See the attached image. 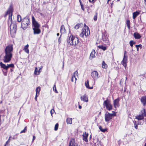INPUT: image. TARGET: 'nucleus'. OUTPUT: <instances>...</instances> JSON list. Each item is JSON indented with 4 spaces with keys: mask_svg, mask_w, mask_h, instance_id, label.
Here are the masks:
<instances>
[{
    "mask_svg": "<svg viewBox=\"0 0 146 146\" xmlns=\"http://www.w3.org/2000/svg\"><path fill=\"white\" fill-rule=\"evenodd\" d=\"M21 16L19 15H18L17 16V21L18 22H20L21 21Z\"/></svg>",
    "mask_w": 146,
    "mask_h": 146,
    "instance_id": "32",
    "label": "nucleus"
},
{
    "mask_svg": "<svg viewBox=\"0 0 146 146\" xmlns=\"http://www.w3.org/2000/svg\"><path fill=\"white\" fill-rule=\"evenodd\" d=\"M27 130V127H25L23 130H22L20 132V133H25Z\"/></svg>",
    "mask_w": 146,
    "mask_h": 146,
    "instance_id": "38",
    "label": "nucleus"
},
{
    "mask_svg": "<svg viewBox=\"0 0 146 146\" xmlns=\"http://www.w3.org/2000/svg\"><path fill=\"white\" fill-rule=\"evenodd\" d=\"M30 22L28 17H26L23 19L21 23V28L23 29H26L30 24Z\"/></svg>",
    "mask_w": 146,
    "mask_h": 146,
    "instance_id": "4",
    "label": "nucleus"
},
{
    "mask_svg": "<svg viewBox=\"0 0 146 146\" xmlns=\"http://www.w3.org/2000/svg\"><path fill=\"white\" fill-rule=\"evenodd\" d=\"M60 32L61 33H64L65 32V29L64 28V25H62L60 29Z\"/></svg>",
    "mask_w": 146,
    "mask_h": 146,
    "instance_id": "24",
    "label": "nucleus"
},
{
    "mask_svg": "<svg viewBox=\"0 0 146 146\" xmlns=\"http://www.w3.org/2000/svg\"><path fill=\"white\" fill-rule=\"evenodd\" d=\"M141 100L144 106H145L146 104V97L145 96L141 97Z\"/></svg>",
    "mask_w": 146,
    "mask_h": 146,
    "instance_id": "19",
    "label": "nucleus"
},
{
    "mask_svg": "<svg viewBox=\"0 0 146 146\" xmlns=\"http://www.w3.org/2000/svg\"><path fill=\"white\" fill-rule=\"evenodd\" d=\"M79 1H80V2H81V0H79Z\"/></svg>",
    "mask_w": 146,
    "mask_h": 146,
    "instance_id": "59",
    "label": "nucleus"
},
{
    "mask_svg": "<svg viewBox=\"0 0 146 146\" xmlns=\"http://www.w3.org/2000/svg\"><path fill=\"white\" fill-rule=\"evenodd\" d=\"M91 76L94 81L97 80L99 77L98 72L96 71H93L92 72Z\"/></svg>",
    "mask_w": 146,
    "mask_h": 146,
    "instance_id": "10",
    "label": "nucleus"
},
{
    "mask_svg": "<svg viewBox=\"0 0 146 146\" xmlns=\"http://www.w3.org/2000/svg\"><path fill=\"white\" fill-rule=\"evenodd\" d=\"M9 142H7V141L6 142V144H7V143H9ZM6 145H5V146Z\"/></svg>",
    "mask_w": 146,
    "mask_h": 146,
    "instance_id": "50",
    "label": "nucleus"
},
{
    "mask_svg": "<svg viewBox=\"0 0 146 146\" xmlns=\"http://www.w3.org/2000/svg\"><path fill=\"white\" fill-rule=\"evenodd\" d=\"M82 24H77L74 27V28L76 29H78L82 25Z\"/></svg>",
    "mask_w": 146,
    "mask_h": 146,
    "instance_id": "28",
    "label": "nucleus"
},
{
    "mask_svg": "<svg viewBox=\"0 0 146 146\" xmlns=\"http://www.w3.org/2000/svg\"><path fill=\"white\" fill-rule=\"evenodd\" d=\"M135 42L133 40H131L129 42L130 45L131 47L133 46V44H135Z\"/></svg>",
    "mask_w": 146,
    "mask_h": 146,
    "instance_id": "36",
    "label": "nucleus"
},
{
    "mask_svg": "<svg viewBox=\"0 0 146 146\" xmlns=\"http://www.w3.org/2000/svg\"><path fill=\"white\" fill-rule=\"evenodd\" d=\"M95 51L94 50H92L91 52V53L90 56V59L92 60L93 58L95 57Z\"/></svg>",
    "mask_w": 146,
    "mask_h": 146,
    "instance_id": "16",
    "label": "nucleus"
},
{
    "mask_svg": "<svg viewBox=\"0 0 146 146\" xmlns=\"http://www.w3.org/2000/svg\"><path fill=\"white\" fill-rule=\"evenodd\" d=\"M67 40L70 45L73 46L77 45L79 42L78 38L72 35L71 33L68 34Z\"/></svg>",
    "mask_w": 146,
    "mask_h": 146,
    "instance_id": "3",
    "label": "nucleus"
},
{
    "mask_svg": "<svg viewBox=\"0 0 146 146\" xmlns=\"http://www.w3.org/2000/svg\"><path fill=\"white\" fill-rule=\"evenodd\" d=\"M102 66L103 68H106L107 67V64L105 63L104 61L103 62Z\"/></svg>",
    "mask_w": 146,
    "mask_h": 146,
    "instance_id": "30",
    "label": "nucleus"
},
{
    "mask_svg": "<svg viewBox=\"0 0 146 146\" xmlns=\"http://www.w3.org/2000/svg\"><path fill=\"white\" fill-rule=\"evenodd\" d=\"M126 24L127 25V27H128V29H130V21L129 20H127L126 22Z\"/></svg>",
    "mask_w": 146,
    "mask_h": 146,
    "instance_id": "27",
    "label": "nucleus"
},
{
    "mask_svg": "<svg viewBox=\"0 0 146 146\" xmlns=\"http://www.w3.org/2000/svg\"><path fill=\"white\" fill-rule=\"evenodd\" d=\"M78 108L79 109H81L82 108V106L80 105H79Z\"/></svg>",
    "mask_w": 146,
    "mask_h": 146,
    "instance_id": "49",
    "label": "nucleus"
},
{
    "mask_svg": "<svg viewBox=\"0 0 146 146\" xmlns=\"http://www.w3.org/2000/svg\"><path fill=\"white\" fill-rule=\"evenodd\" d=\"M89 1L90 2L93 3L94 2V0H89Z\"/></svg>",
    "mask_w": 146,
    "mask_h": 146,
    "instance_id": "46",
    "label": "nucleus"
},
{
    "mask_svg": "<svg viewBox=\"0 0 146 146\" xmlns=\"http://www.w3.org/2000/svg\"><path fill=\"white\" fill-rule=\"evenodd\" d=\"M142 114L137 116L136 117V119L138 120H141L143 119L144 117L146 115L145 111V109H143L141 111Z\"/></svg>",
    "mask_w": 146,
    "mask_h": 146,
    "instance_id": "9",
    "label": "nucleus"
},
{
    "mask_svg": "<svg viewBox=\"0 0 146 146\" xmlns=\"http://www.w3.org/2000/svg\"><path fill=\"white\" fill-rule=\"evenodd\" d=\"M85 29H82V31L80 34V36L81 37H83L84 36L86 37L88 36L90 34V30L88 27H86Z\"/></svg>",
    "mask_w": 146,
    "mask_h": 146,
    "instance_id": "6",
    "label": "nucleus"
},
{
    "mask_svg": "<svg viewBox=\"0 0 146 146\" xmlns=\"http://www.w3.org/2000/svg\"><path fill=\"white\" fill-rule=\"evenodd\" d=\"M10 32L11 35L14 34L16 33L17 26L15 23H10Z\"/></svg>",
    "mask_w": 146,
    "mask_h": 146,
    "instance_id": "8",
    "label": "nucleus"
},
{
    "mask_svg": "<svg viewBox=\"0 0 146 146\" xmlns=\"http://www.w3.org/2000/svg\"><path fill=\"white\" fill-rule=\"evenodd\" d=\"M92 137V136L91 135H90V139Z\"/></svg>",
    "mask_w": 146,
    "mask_h": 146,
    "instance_id": "58",
    "label": "nucleus"
},
{
    "mask_svg": "<svg viewBox=\"0 0 146 146\" xmlns=\"http://www.w3.org/2000/svg\"><path fill=\"white\" fill-rule=\"evenodd\" d=\"M145 1V5H146V0H144Z\"/></svg>",
    "mask_w": 146,
    "mask_h": 146,
    "instance_id": "56",
    "label": "nucleus"
},
{
    "mask_svg": "<svg viewBox=\"0 0 146 146\" xmlns=\"http://www.w3.org/2000/svg\"><path fill=\"white\" fill-rule=\"evenodd\" d=\"M97 13H96L95 15H94V19L95 21H96L97 20Z\"/></svg>",
    "mask_w": 146,
    "mask_h": 146,
    "instance_id": "39",
    "label": "nucleus"
},
{
    "mask_svg": "<svg viewBox=\"0 0 146 146\" xmlns=\"http://www.w3.org/2000/svg\"><path fill=\"white\" fill-rule=\"evenodd\" d=\"M88 136V133H86V132L85 133H84L82 135V136L83 137V139L86 142H88V141L87 139Z\"/></svg>",
    "mask_w": 146,
    "mask_h": 146,
    "instance_id": "17",
    "label": "nucleus"
},
{
    "mask_svg": "<svg viewBox=\"0 0 146 146\" xmlns=\"http://www.w3.org/2000/svg\"><path fill=\"white\" fill-rule=\"evenodd\" d=\"M7 69L10 67H13L14 66V64H7Z\"/></svg>",
    "mask_w": 146,
    "mask_h": 146,
    "instance_id": "34",
    "label": "nucleus"
},
{
    "mask_svg": "<svg viewBox=\"0 0 146 146\" xmlns=\"http://www.w3.org/2000/svg\"><path fill=\"white\" fill-rule=\"evenodd\" d=\"M127 56L124 55V56L123 59L121 62V64L125 67V68H126L127 66Z\"/></svg>",
    "mask_w": 146,
    "mask_h": 146,
    "instance_id": "11",
    "label": "nucleus"
},
{
    "mask_svg": "<svg viewBox=\"0 0 146 146\" xmlns=\"http://www.w3.org/2000/svg\"><path fill=\"white\" fill-rule=\"evenodd\" d=\"M135 46L136 47H139L140 48H142V45L141 44L136 45Z\"/></svg>",
    "mask_w": 146,
    "mask_h": 146,
    "instance_id": "42",
    "label": "nucleus"
},
{
    "mask_svg": "<svg viewBox=\"0 0 146 146\" xmlns=\"http://www.w3.org/2000/svg\"><path fill=\"white\" fill-rule=\"evenodd\" d=\"M53 91L56 93H58V92L57 91V90L56 89V85L55 84L54 85V86L53 87Z\"/></svg>",
    "mask_w": 146,
    "mask_h": 146,
    "instance_id": "35",
    "label": "nucleus"
},
{
    "mask_svg": "<svg viewBox=\"0 0 146 146\" xmlns=\"http://www.w3.org/2000/svg\"><path fill=\"white\" fill-rule=\"evenodd\" d=\"M80 99L81 101L85 102H87L88 101V97L86 94L81 96Z\"/></svg>",
    "mask_w": 146,
    "mask_h": 146,
    "instance_id": "13",
    "label": "nucleus"
},
{
    "mask_svg": "<svg viewBox=\"0 0 146 146\" xmlns=\"http://www.w3.org/2000/svg\"><path fill=\"white\" fill-rule=\"evenodd\" d=\"M29 46V45L27 44L23 48V50L25 51V52L27 54H29V50L28 48Z\"/></svg>",
    "mask_w": 146,
    "mask_h": 146,
    "instance_id": "21",
    "label": "nucleus"
},
{
    "mask_svg": "<svg viewBox=\"0 0 146 146\" xmlns=\"http://www.w3.org/2000/svg\"><path fill=\"white\" fill-rule=\"evenodd\" d=\"M13 139H14V138H13Z\"/></svg>",
    "mask_w": 146,
    "mask_h": 146,
    "instance_id": "62",
    "label": "nucleus"
},
{
    "mask_svg": "<svg viewBox=\"0 0 146 146\" xmlns=\"http://www.w3.org/2000/svg\"><path fill=\"white\" fill-rule=\"evenodd\" d=\"M113 112V111H112ZM116 115V113L114 112V113H106L105 114V119L106 122L110 121L112 118L115 116Z\"/></svg>",
    "mask_w": 146,
    "mask_h": 146,
    "instance_id": "5",
    "label": "nucleus"
},
{
    "mask_svg": "<svg viewBox=\"0 0 146 146\" xmlns=\"http://www.w3.org/2000/svg\"><path fill=\"white\" fill-rule=\"evenodd\" d=\"M80 5L82 9L84 11V5L82 3L80 2Z\"/></svg>",
    "mask_w": 146,
    "mask_h": 146,
    "instance_id": "41",
    "label": "nucleus"
},
{
    "mask_svg": "<svg viewBox=\"0 0 146 146\" xmlns=\"http://www.w3.org/2000/svg\"><path fill=\"white\" fill-rule=\"evenodd\" d=\"M144 146H146V143H145Z\"/></svg>",
    "mask_w": 146,
    "mask_h": 146,
    "instance_id": "57",
    "label": "nucleus"
},
{
    "mask_svg": "<svg viewBox=\"0 0 146 146\" xmlns=\"http://www.w3.org/2000/svg\"><path fill=\"white\" fill-rule=\"evenodd\" d=\"M134 127L136 129H138V126H137V124H136L135 123H134Z\"/></svg>",
    "mask_w": 146,
    "mask_h": 146,
    "instance_id": "43",
    "label": "nucleus"
},
{
    "mask_svg": "<svg viewBox=\"0 0 146 146\" xmlns=\"http://www.w3.org/2000/svg\"><path fill=\"white\" fill-rule=\"evenodd\" d=\"M37 68V67L35 68V69L34 72V74L36 75H38L39 74V72H38Z\"/></svg>",
    "mask_w": 146,
    "mask_h": 146,
    "instance_id": "37",
    "label": "nucleus"
},
{
    "mask_svg": "<svg viewBox=\"0 0 146 146\" xmlns=\"http://www.w3.org/2000/svg\"><path fill=\"white\" fill-rule=\"evenodd\" d=\"M139 12L138 11H136L135 12H134L133 14V19H135L136 18V17L139 15Z\"/></svg>",
    "mask_w": 146,
    "mask_h": 146,
    "instance_id": "22",
    "label": "nucleus"
},
{
    "mask_svg": "<svg viewBox=\"0 0 146 146\" xmlns=\"http://www.w3.org/2000/svg\"><path fill=\"white\" fill-rule=\"evenodd\" d=\"M0 66L1 68L7 70H8L7 66L5 64H3L2 62H0Z\"/></svg>",
    "mask_w": 146,
    "mask_h": 146,
    "instance_id": "20",
    "label": "nucleus"
},
{
    "mask_svg": "<svg viewBox=\"0 0 146 146\" xmlns=\"http://www.w3.org/2000/svg\"><path fill=\"white\" fill-rule=\"evenodd\" d=\"M11 137V136H10L7 141V142H10V138Z\"/></svg>",
    "mask_w": 146,
    "mask_h": 146,
    "instance_id": "48",
    "label": "nucleus"
},
{
    "mask_svg": "<svg viewBox=\"0 0 146 146\" xmlns=\"http://www.w3.org/2000/svg\"><path fill=\"white\" fill-rule=\"evenodd\" d=\"M13 50V46L11 44L8 45L6 47L5 50V56L3 58L4 62H8L11 60L12 56Z\"/></svg>",
    "mask_w": 146,
    "mask_h": 146,
    "instance_id": "1",
    "label": "nucleus"
},
{
    "mask_svg": "<svg viewBox=\"0 0 146 146\" xmlns=\"http://www.w3.org/2000/svg\"><path fill=\"white\" fill-rule=\"evenodd\" d=\"M103 105L105 106L107 110L110 111L112 110V105L111 104L110 101L108 99L104 101Z\"/></svg>",
    "mask_w": 146,
    "mask_h": 146,
    "instance_id": "7",
    "label": "nucleus"
},
{
    "mask_svg": "<svg viewBox=\"0 0 146 146\" xmlns=\"http://www.w3.org/2000/svg\"><path fill=\"white\" fill-rule=\"evenodd\" d=\"M137 124L138 125H141V123L140 121H138Z\"/></svg>",
    "mask_w": 146,
    "mask_h": 146,
    "instance_id": "47",
    "label": "nucleus"
},
{
    "mask_svg": "<svg viewBox=\"0 0 146 146\" xmlns=\"http://www.w3.org/2000/svg\"><path fill=\"white\" fill-rule=\"evenodd\" d=\"M50 113L51 114V115L52 116V114L55 112L54 110V109H52L51 111H50Z\"/></svg>",
    "mask_w": 146,
    "mask_h": 146,
    "instance_id": "40",
    "label": "nucleus"
},
{
    "mask_svg": "<svg viewBox=\"0 0 146 146\" xmlns=\"http://www.w3.org/2000/svg\"><path fill=\"white\" fill-rule=\"evenodd\" d=\"M99 128L100 130L102 132H104L106 130V129H103L101 126H99Z\"/></svg>",
    "mask_w": 146,
    "mask_h": 146,
    "instance_id": "31",
    "label": "nucleus"
},
{
    "mask_svg": "<svg viewBox=\"0 0 146 146\" xmlns=\"http://www.w3.org/2000/svg\"><path fill=\"white\" fill-rule=\"evenodd\" d=\"M9 14V21L8 22V23L9 24L10 23H12V14L11 13V11L9 10L8 11L7 14V15Z\"/></svg>",
    "mask_w": 146,
    "mask_h": 146,
    "instance_id": "14",
    "label": "nucleus"
},
{
    "mask_svg": "<svg viewBox=\"0 0 146 146\" xmlns=\"http://www.w3.org/2000/svg\"><path fill=\"white\" fill-rule=\"evenodd\" d=\"M39 95H36V96H35V100L36 101H37V97Z\"/></svg>",
    "mask_w": 146,
    "mask_h": 146,
    "instance_id": "44",
    "label": "nucleus"
},
{
    "mask_svg": "<svg viewBox=\"0 0 146 146\" xmlns=\"http://www.w3.org/2000/svg\"><path fill=\"white\" fill-rule=\"evenodd\" d=\"M119 99L118 98L115 99L113 101V105L115 108H116L119 106Z\"/></svg>",
    "mask_w": 146,
    "mask_h": 146,
    "instance_id": "15",
    "label": "nucleus"
},
{
    "mask_svg": "<svg viewBox=\"0 0 146 146\" xmlns=\"http://www.w3.org/2000/svg\"><path fill=\"white\" fill-rule=\"evenodd\" d=\"M59 35V33H58L57 34V36H58Z\"/></svg>",
    "mask_w": 146,
    "mask_h": 146,
    "instance_id": "53",
    "label": "nucleus"
},
{
    "mask_svg": "<svg viewBox=\"0 0 146 146\" xmlns=\"http://www.w3.org/2000/svg\"><path fill=\"white\" fill-rule=\"evenodd\" d=\"M40 90V88L39 87H37L36 89V95H39V92Z\"/></svg>",
    "mask_w": 146,
    "mask_h": 146,
    "instance_id": "26",
    "label": "nucleus"
},
{
    "mask_svg": "<svg viewBox=\"0 0 146 146\" xmlns=\"http://www.w3.org/2000/svg\"><path fill=\"white\" fill-rule=\"evenodd\" d=\"M35 138H36L35 136L34 135L33 137V141H32L33 142V141H34V140H35Z\"/></svg>",
    "mask_w": 146,
    "mask_h": 146,
    "instance_id": "45",
    "label": "nucleus"
},
{
    "mask_svg": "<svg viewBox=\"0 0 146 146\" xmlns=\"http://www.w3.org/2000/svg\"><path fill=\"white\" fill-rule=\"evenodd\" d=\"M100 49H101L104 50H105L106 49V48L105 46H104L103 45H101L98 46Z\"/></svg>",
    "mask_w": 146,
    "mask_h": 146,
    "instance_id": "29",
    "label": "nucleus"
},
{
    "mask_svg": "<svg viewBox=\"0 0 146 146\" xmlns=\"http://www.w3.org/2000/svg\"><path fill=\"white\" fill-rule=\"evenodd\" d=\"M126 52L125 51V53H124V55H125V53H126Z\"/></svg>",
    "mask_w": 146,
    "mask_h": 146,
    "instance_id": "54",
    "label": "nucleus"
},
{
    "mask_svg": "<svg viewBox=\"0 0 146 146\" xmlns=\"http://www.w3.org/2000/svg\"><path fill=\"white\" fill-rule=\"evenodd\" d=\"M133 36L135 38L137 39H139L141 37V36L137 32L133 34Z\"/></svg>",
    "mask_w": 146,
    "mask_h": 146,
    "instance_id": "18",
    "label": "nucleus"
},
{
    "mask_svg": "<svg viewBox=\"0 0 146 146\" xmlns=\"http://www.w3.org/2000/svg\"><path fill=\"white\" fill-rule=\"evenodd\" d=\"M136 48H137V51H138L139 50V47H137Z\"/></svg>",
    "mask_w": 146,
    "mask_h": 146,
    "instance_id": "51",
    "label": "nucleus"
},
{
    "mask_svg": "<svg viewBox=\"0 0 146 146\" xmlns=\"http://www.w3.org/2000/svg\"><path fill=\"white\" fill-rule=\"evenodd\" d=\"M132 52L133 51V49L132 50Z\"/></svg>",
    "mask_w": 146,
    "mask_h": 146,
    "instance_id": "60",
    "label": "nucleus"
},
{
    "mask_svg": "<svg viewBox=\"0 0 146 146\" xmlns=\"http://www.w3.org/2000/svg\"><path fill=\"white\" fill-rule=\"evenodd\" d=\"M32 29L33 31L34 35L39 34L41 32L40 29V24L36 21L35 19L33 16L32 17Z\"/></svg>",
    "mask_w": 146,
    "mask_h": 146,
    "instance_id": "2",
    "label": "nucleus"
},
{
    "mask_svg": "<svg viewBox=\"0 0 146 146\" xmlns=\"http://www.w3.org/2000/svg\"><path fill=\"white\" fill-rule=\"evenodd\" d=\"M66 122L68 124H71L72 123V118L69 117L67 118L66 119Z\"/></svg>",
    "mask_w": 146,
    "mask_h": 146,
    "instance_id": "25",
    "label": "nucleus"
},
{
    "mask_svg": "<svg viewBox=\"0 0 146 146\" xmlns=\"http://www.w3.org/2000/svg\"><path fill=\"white\" fill-rule=\"evenodd\" d=\"M89 81L88 80H87L86 82H85V85L86 86V87L89 89H92L93 88V87L92 86L91 87H90L89 86Z\"/></svg>",
    "mask_w": 146,
    "mask_h": 146,
    "instance_id": "23",
    "label": "nucleus"
},
{
    "mask_svg": "<svg viewBox=\"0 0 146 146\" xmlns=\"http://www.w3.org/2000/svg\"><path fill=\"white\" fill-rule=\"evenodd\" d=\"M78 73L77 71H76L74 73L71 79V81L72 82H75V83H76L77 80V78L76 77V76H78Z\"/></svg>",
    "mask_w": 146,
    "mask_h": 146,
    "instance_id": "12",
    "label": "nucleus"
},
{
    "mask_svg": "<svg viewBox=\"0 0 146 146\" xmlns=\"http://www.w3.org/2000/svg\"><path fill=\"white\" fill-rule=\"evenodd\" d=\"M58 41L59 42L60 41V37L58 39Z\"/></svg>",
    "mask_w": 146,
    "mask_h": 146,
    "instance_id": "52",
    "label": "nucleus"
},
{
    "mask_svg": "<svg viewBox=\"0 0 146 146\" xmlns=\"http://www.w3.org/2000/svg\"><path fill=\"white\" fill-rule=\"evenodd\" d=\"M110 0H108L107 3H108V2Z\"/></svg>",
    "mask_w": 146,
    "mask_h": 146,
    "instance_id": "55",
    "label": "nucleus"
},
{
    "mask_svg": "<svg viewBox=\"0 0 146 146\" xmlns=\"http://www.w3.org/2000/svg\"><path fill=\"white\" fill-rule=\"evenodd\" d=\"M58 123H57L55 124V127H54V130L56 131H57L58 129Z\"/></svg>",
    "mask_w": 146,
    "mask_h": 146,
    "instance_id": "33",
    "label": "nucleus"
},
{
    "mask_svg": "<svg viewBox=\"0 0 146 146\" xmlns=\"http://www.w3.org/2000/svg\"><path fill=\"white\" fill-rule=\"evenodd\" d=\"M126 80L127 79V77L126 78Z\"/></svg>",
    "mask_w": 146,
    "mask_h": 146,
    "instance_id": "61",
    "label": "nucleus"
}]
</instances>
